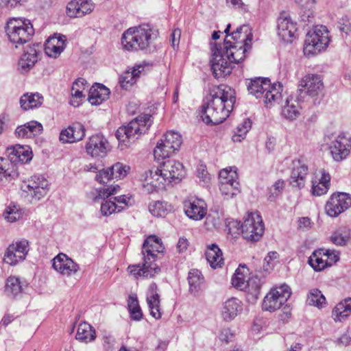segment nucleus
<instances>
[{
  "label": "nucleus",
  "instance_id": "1",
  "mask_svg": "<svg viewBox=\"0 0 351 351\" xmlns=\"http://www.w3.org/2000/svg\"><path fill=\"white\" fill-rule=\"evenodd\" d=\"M235 101L234 92L230 87L223 84L211 87L203 101L202 121L206 124L221 123L229 117Z\"/></svg>",
  "mask_w": 351,
  "mask_h": 351
},
{
  "label": "nucleus",
  "instance_id": "2",
  "mask_svg": "<svg viewBox=\"0 0 351 351\" xmlns=\"http://www.w3.org/2000/svg\"><path fill=\"white\" fill-rule=\"evenodd\" d=\"M165 247L160 238L155 235L149 236L144 241L141 254L143 263L130 265L127 272L134 279L152 278L160 272V268L156 263L158 254L162 253Z\"/></svg>",
  "mask_w": 351,
  "mask_h": 351
},
{
  "label": "nucleus",
  "instance_id": "3",
  "mask_svg": "<svg viewBox=\"0 0 351 351\" xmlns=\"http://www.w3.org/2000/svg\"><path fill=\"white\" fill-rule=\"evenodd\" d=\"M157 37V32L149 25L143 24L125 30L121 36V45L128 51L152 53L156 49L155 40Z\"/></svg>",
  "mask_w": 351,
  "mask_h": 351
},
{
  "label": "nucleus",
  "instance_id": "4",
  "mask_svg": "<svg viewBox=\"0 0 351 351\" xmlns=\"http://www.w3.org/2000/svg\"><path fill=\"white\" fill-rule=\"evenodd\" d=\"M238 51H231L228 49H223V47H215L213 49V58L210 61L213 73L216 78L225 77L232 72L233 64H238L245 59L243 51L241 47Z\"/></svg>",
  "mask_w": 351,
  "mask_h": 351
},
{
  "label": "nucleus",
  "instance_id": "5",
  "mask_svg": "<svg viewBox=\"0 0 351 351\" xmlns=\"http://www.w3.org/2000/svg\"><path fill=\"white\" fill-rule=\"evenodd\" d=\"M249 93L256 98H263L267 108L279 104L282 99V86L280 83L271 84L270 80L265 77H254L250 80L247 84Z\"/></svg>",
  "mask_w": 351,
  "mask_h": 351
},
{
  "label": "nucleus",
  "instance_id": "6",
  "mask_svg": "<svg viewBox=\"0 0 351 351\" xmlns=\"http://www.w3.org/2000/svg\"><path fill=\"white\" fill-rule=\"evenodd\" d=\"M6 34L11 43L23 45L27 43L34 34L31 22L25 19L13 18L10 19L5 26Z\"/></svg>",
  "mask_w": 351,
  "mask_h": 351
},
{
  "label": "nucleus",
  "instance_id": "7",
  "mask_svg": "<svg viewBox=\"0 0 351 351\" xmlns=\"http://www.w3.org/2000/svg\"><path fill=\"white\" fill-rule=\"evenodd\" d=\"M151 125V115H140L134 120L131 121L128 125L119 128L116 132L115 136L117 140L125 143L134 141L136 135L145 134Z\"/></svg>",
  "mask_w": 351,
  "mask_h": 351
},
{
  "label": "nucleus",
  "instance_id": "8",
  "mask_svg": "<svg viewBox=\"0 0 351 351\" xmlns=\"http://www.w3.org/2000/svg\"><path fill=\"white\" fill-rule=\"evenodd\" d=\"M230 24H228L224 30V33L226 34L227 37L230 36L231 39L228 40L225 39L223 47V49H228L231 51H238L237 47L239 45L241 47V50L243 51V55L245 56V53L248 50L251 49V44L252 40V34L251 32V29L250 27L247 25H241L237 28L235 31H234L231 34H229V31L230 29Z\"/></svg>",
  "mask_w": 351,
  "mask_h": 351
},
{
  "label": "nucleus",
  "instance_id": "9",
  "mask_svg": "<svg viewBox=\"0 0 351 351\" xmlns=\"http://www.w3.org/2000/svg\"><path fill=\"white\" fill-rule=\"evenodd\" d=\"M182 143V136L176 132L169 131L163 134L154 149L155 159L164 160L171 157Z\"/></svg>",
  "mask_w": 351,
  "mask_h": 351
},
{
  "label": "nucleus",
  "instance_id": "10",
  "mask_svg": "<svg viewBox=\"0 0 351 351\" xmlns=\"http://www.w3.org/2000/svg\"><path fill=\"white\" fill-rule=\"evenodd\" d=\"M329 42V32L326 27L315 26L306 34L304 51L305 53L316 54L326 49Z\"/></svg>",
  "mask_w": 351,
  "mask_h": 351
},
{
  "label": "nucleus",
  "instance_id": "11",
  "mask_svg": "<svg viewBox=\"0 0 351 351\" xmlns=\"http://www.w3.org/2000/svg\"><path fill=\"white\" fill-rule=\"evenodd\" d=\"M326 138L330 141L328 148L335 161H341L349 156L351 149L350 134L341 132L339 134L327 135Z\"/></svg>",
  "mask_w": 351,
  "mask_h": 351
},
{
  "label": "nucleus",
  "instance_id": "12",
  "mask_svg": "<svg viewBox=\"0 0 351 351\" xmlns=\"http://www.w3.org/2000/svg\"><path fill=\"white\" fill-rule=\"evenodd\" d=\"M23 195L32 202L44 197L49 191V182L45 177H25L21 184Z\"/></svg>",
  "mask_w": 351,
  "mask_h": 351
},
{
  "label": "nucleus",
  "instance_id": "13",
  "mask_svg": "<svg viewBox=\"0 0 351 351\" xmlns=\"http://www.w3.org/2000/svg\"><path fill=\"white\" fill-rule=\"evenodd\" d=\"M291 295L289 286L283 284L274 287L264 297L262 302V310L267 312H274L280 309Z\"/></svg>",
  "mask_w": 351,
  "mask_h": 351
},
{
  "label": "nucleus",
  "instance_id": "14",
  "mask_svg": "<svg viewBox=\"0 0 351 351\" xmlns=\"http://www.w3.org/2000/svg\"><path fill=\"white\" fill-rule=\"evenodd\" d=\"M264 230L265 226L260 213H247L241 225L243 237L250 241H257L263 237Z\"/></svg>",
  "mask_w": 351,
  "mask_h": 351
},
{
  "label": "nucleus",
  "instance_id": "15",
  "mask_svg": "<svg viewBox=\"0 0 351 351\" xmlns=\"http://www.w3.org/2000/svg\"><path fill=\"white\" fill-rule=\"evenodd\" d=\"M351 207V195L348 193L336 192L326 201L324 210L326 215L335 218Z\"/></svg>",
  "mask_w": 351,
  "mask_h": 351
},
{
  "label": "nucleus",
  "instance_id": "16",
  "mask_svg": "<svg viewBox=\"0 0 351 351\" xmlns=\"http://www.w3.org/2000/svg\"><path fill=\"white\" fill-rule=\"evenodd\" d=\"M29 248V242L25 239L14 241L7 247L3 261L6 264L14 266L26 258Z\"/></svg>",
  "mask_w": 351,
  "mask_h": 351
},
{
  "label": "nucleus",
  "instance_id": "17",
  "mask_svg": "<svg viewBox=\"0 0 351 351\" xmlns=\"http://www.w3.org/2000/svg\"><path fill=\"white\" fill-rule=\"evenodd\" d=\"M52 268L62 276L70 278L80 271V265L64 253H59L52 259Z\"/></svg>",
  "mask_w": 351,
  "mask_h": 351
},
{
  "label": "nucleus",
  "instance_id": "18",
  "mask_svg": "<svg viewBox=\"0 0 351 351\" xmlns=\"http://www.w3.org/2000/svg\"><path fill=\"white\" fill-rule=\"evenodd\" d=\"M324 84L322 77L317 74H307L299 83L300 94L304 93L311 97H318L322 94Z\"/></svg>",
  "mask_w": 351,
  "mask_h": 351
},
{
  "label": "nucleus",
  "instance_id": "19",
  "mask_svg": "<svg viewBox=\"0 0 351 351\" xmlns=\"http://www.w3.org/2000/svg\"><path fill=\"white\" fill-rule=\"evenodd\" d=\"M184 173L182 163L174 160H167L159 166H153L145 172V176H181Z\"/></svg>",
  "mask_w": 351,
  "mask_h": 351
},
{
  "label": "nucleus",
  "instance_id": "20",
  "mask_svg": "<svg viewBox=\"0 0 351 351\" xmlns=\"http://www.w3.org/2000/svg\"><path fill=\"white\" fill-rule=\"evenodd\" d=\"M129 165L118 162L111 167L101 169L93 164L85 165L81 169V173H96V176H114L115 173L119 176H127L131 173Z\"/></svg>",
  "mask_w": 351,
  "mask_h": 351
},
{
  "label": "nucleus",
  "instance_id": "21",
  "mask_svg": "<svg viewBox=\"0 0 351 351\" xmlns=\"http://www.w3.org/2000/svg\"><path fill=\"white\" fill-rule=\"evenodd\" d=\"M278 34L282 40L291 43L297 31L296 23L286 12H282L277 19Z\"/></svg>",
  "mask_w": 351,
  "mask_h": 351
},
{
  "label": "nucleus",
  "instance_id": "22",
  "mask_svg": "<svg viewBox=\"0 0 351 351\" xmlns=\"http://www.w3.org/2000/svg\"><path fill=\"white\" fill-rule=\"evenodd\" d=\"M180 182V177H145L143 186L147 193H152L167 189Z\"/></svg>",
  "mask_w": 351,
  "mask_h": 351
},
{
  "label": "nucleus",
  "instance_id": "23",
  "mask_svg": "<svg viewBox=\"0 0 351 351\" xmlns=\"http://www.w3.org/2000/svg\"><path fill=\"white\" fill-rule=\"evenodd\" d=\"M184 210L189 218L200 221L206 215L207 206L203 199L191 197L184 200Z\"/></svg>",
  "mask_w": 351,
  "mask_h": 351
},
{
  "label": "nucleus",
  "instance_id": "24",
  "mask_svg": "<svg viewBox=\"0 0 351 351\" xmlns=\"http://www.w3.org/2000/svg\"><path fill=\"white\" fill-rule=\"evenodd\" d=\"M160 298L157 285L152 282L146 291V302L150 315L156 319H159L162 317Z\"/></svg>",
  "mask_w": 351,
  "mask_h": 351
},
{
  "label": "nucleus",
  "instance_id": "25",
  "mask_svg": "<svg viewBox=\"0 0 351 351\" xmlns=\"http://www.w3.org/2000/svg\"><path fill=\"white\" fill-rule=\"evenodd\" d=\"M96 178L101 186L95 189V201L100 199H105L117 194L120 191V186L115 183L114 177H96Z\"/></svg>",
  "mask_w": 351,
  "mask_h": 351
},
{
  "label": "nucleus",
  "instance_id": "26",
  "mask_svg": "<svg viewBox=\"0 0 351 351\" xmlns=\"http://www.w3.org/2000/svg\"><path fill=\"white\" fill-rule=\"evenodd\" d=\"M110 149V146L108 141L104 136L99 134L90 137L86 145V152L93 157H103Z\"/></svg>",
  "mask_w": 351,
  "mask_h": 351
},
{
  "label": "nucleus",
  "instance_id": "27",
  "mask_svg": "<svg viewBox=\"0 0 351 351\" xmlns=\"http://www.w3.org/2000/svg\"><path fill=\"white\" fill-rule=\"evenodd\" d=\"M6 152L10 161L12 164H25L32 160L33 153L32 149L28 145H15L7 148Z\"/></svg>",
  "mask_w": 351,
  "mask_h": 351
},
{
  "label": "nucleus",
  "instance_id": "28",
  "mask_svg": "<svg viewBox=\"0 0 351 351\" xmlns=\"http://www.w3.org/2000/svg\"><path fill=\"white\" fill-rule=\"evenodd\" d=\"M94 8L92 0H72L66 6V14L71 18L82 17L91 13Z\"/></svg>",
  "mask_w": 351,
  "mask_h": 351
},
{
  "label": "nucleus",
  "instance_id": "29",
  "mask_svg": "<svg viewBox=\"0 0 351 351\" xmlns=\"http://www.w3.org/2000/svg\"><path fill=\"white\" fill-rule=\"evenodd\" d=\"M38 44L29 45L21 56L18 62V70L21 73H27L38 60Z\"/></svg>",
  "mask_w": 351,
  "mask_h": 351
},
{
  "label": "nucleus",
  "instance_id": "30",
  "mask_svg": "<svg viewBox=\"0 0 351 351\" xmlns=\"http://www.w3.org/2000/svg\"><path fill=\"white\" fill-rule=\"evenodd\" d=\"M243 311V303L237 298H230L223 304L221 317L225 322H231Z\"/></svg>",
  "mask_w": 351,
  "mask_h": 351
},
{
  "label": "nucleus",
  "instance_id": "31",
  "mask_svg": "<svg viewBox=\"0 0 351 351\" xmlns=\"http://www.w3.org/2000/svg\"><path fill=\"white\" fill-rule=\"evenodd\" d=\"M301 109L299 98L289 95L287 97L285 104L282 106L281 114L285 119L293 121L300 116Z\"/></svg>",
  "mask_w": 351,
  "mask_h": 351
},
{
  "label": "nucleus",
  "instance_id": "32",
  "mask_svg": "<svg viewBox=\"0 0 351 351\" xmlns=\"http://www.w3.org/2000/svg\"><path fill=\"white\" fill-rule=\"evenodd\" d=\"M238 177H219V188L221 194L227 199L232 197L239 192Z\"/></svg>",
  "mask_w": 351,
  "mask_h": 351
},
{
  "label": "nucleus",
  "instance_id": "33",
  "mask_svg": "<svg viewBox=\"0 0 351 351\" xmlns=\"http://www.w3.org/2000/svg\"><path fill=\"white\" fill-rule=\"evenodd\" d=\"M65 36H53L49 38L45 45V53L51 58H57L64 51L66 47Z\"/></svg>",
  "mask_w": 351,
  "mask_h": 351
},
{
  "label": "nucleus",
  "instance_id": "34",
  "mask_svg": "<svg viewBox=\"0 0 351 351\" xmlns=\"http://www.w3.org/2000/svg\"><path fill=\"white\" fill-rule=\"evenodd\" d=\"M110 91L102 84L96 83L89 90L88 99L92 105H99L109 98Z\"/></svg>",
  "mask_w": 351,
  "mask_h": 351
},
{
  "label": "nucleus",
  "instance_id": "35",
  "mask_svg": "<svg viewBox=\"0 0 351 351\" xmlns=\"http://www.w3.org/2000/svg\"><path fill=\"white\" fill-rule=\"evenodd\" d=\"M351 314V298H347L339 302L332 311V318L335 322L346 320Z\"/></svg>",
  "mask_w": 351,
  "mask_h": 351
},
{
  "label": "nucleus",
  "instance_id": "36",
  "mask_svg": "<svg viewBox=\"0 0 351 351\" xmlns=\"http://www.w3.org/2000/svg\"><path fill=\"white\" fill-rule=\"evenodd\" d=\"M26 283L15 276H9L5 281V293L11 298H16L22 294Z\"/></svg>",
  "mask_w": 351,
  "mask_h": 351
},
{
  "label": "nucleus",
  "instance_id": "37",
  "mask_svg": "<svg viewBox=\"0 0 351 351\" xmlns=\"http://www.w3.org/2000/svg\"><path fill=\"white\" fill-rule=\"evenodd\" d=\"M75 339L83 343L93 342L96 339V331L90 324L82 322L77 326Z\"/></svg>",
  "mask_w": 351,
  "mask_h": 351
},
{
  "label": "nucleus",
  "instance_id": "38",
  "mask_svg": "<svg viewBox=\"0 0 351 351\" xmlns=\"http://www.w3.org/2000/svg\"><path fill=\"white\" fill-rule=\"evenodd\" d=\"M330 186V177H313L311 193L313 196L326 194Z\"/></svg>",
  "mask_w": 351,
  "mask_h": 351
},
{
  "label": "nucleus",
  "instance_id": "39",
  "mask_svg": "<svg viewBox=\"0 0 351 351\" xmlns=\"http://www.w3.org/2000/svg\"><path fill=\"white\" fill-rule=\"evenodd\" d=\"M206 258L210 266L213 269L221 267L223 264L222 252L216 244H212L208 247Z\"/></svg>",
  "mask_w": 351,
  "mask_h": 351
},
{
  "label": "nucleus",
  "instance_id": "40",
  "mask_svg": "<svg viewBox=\"0 0 351 351\" xmlns=\"http://www.w3.org/2000/svg\"><path fill=\"white\" fill-rule=\"evenodd\" d=\"M43 97L36 93H25L20 99V105L22 109L27 110L38 108L43 104Z\"/></svg>",
  "mask_w": 351,
  "mask_h": 351
},
{
  "label": "nucleus",
  "instance_id": "41",
  "mask_svg": "<svg viewBox=\"0 0 351 351\" xmlns=\"http://www.w3.org/2000/svg\"><path fill=\"white\" fill-rule=\"evenodd\" d=\"M308 264L316 271H320L328 267L327 260L325 259L324 249H318L313 252L308 258Z\"/></svg>",
  "mask_w": 351,
  "mask_h": 351
},
{
  "label": "nucleus",
  "instance_id": "42",
  "mask_svg": "<svg viewBox=\"0 0 351 351\" xmlns=\"http://www.w3.org/2000/svg\"><path fill=\"white\" fill-rule=\"evenodd\" d=\"M350 230L341 227L336 230L330 237V241L336 245H346L350 240Z\"/></svg>",
  "mask_w": 351,
  "mask_h": 351
},
{
  "label": "nucleus",
  "instance_id": "43",
  "mask_svg": "<svg viewBox=\"0 0 351 351\" xmlns=\"http://www.w3.org/2000/svg\"><path fill=\"white\" fill-rule=\"evenodd\" d=\"M128 308L131 319L138 322L143 318V313L136 294L131 295L128 300Z\"/></svg>",
  "mask_w": 351,
  "mask_h": 351
},
{
  "label": "nucleus",
  "instance_id": "44",
  "mask_svg": "<svg viewBox=\"0 0 351 351\" xmlns=\"http://www.w3.org/2000/svg\"><path fill=\"white\" fill-rule=\"evenodd\" d=\"M247 271L248 269L245 265H240V267L236 269L232 278V284L234 287L240 289L241 290L243 289L247 280L245 276Z\"/></svg>",
  "mask_w": 351,
  "mask_h": 351
},
{
  "label": "nucleus",
  "instance_id": "45",
  "mask_svg": "<svg viewBox=\"0 0 351 351\" xmlns=\"http://www.w3.org/2000/svg\"><path fill=\"white\" fill-rule=\"evenodd\" d=\"M261 280L257 276H253L247 279L245 287L243 290H245L247 293L252 295L254 298H258L261 288Z\"/></svg>",
  "mask_w": 351,
  "mask_h": 351
},
{
  "label": "nucleus",
  "instance_id": "46",
  "mask_svg": "<svg viewBox=\"0 0 351 351\" xmlns=\"http://www.w3.org/2000/svg\"><path fill=\"white\" fill-rule=\"evenodd\" d=\"M307 302L309 305H313L317 308H322L326 304V298L321 291L317 289H313L311 290L308 295Z\"/></svg>",
  "mask_w": 351,
  "mask_h": 351
},
{
  "label": "nucleus",
  "instance_id": "47",
  "mask_svg": "<svg viewBox=\"0 0 351 351\" xmlns=\"http://www.w3.org/2000/svg\"><path fill=\"white\" fill-rule=\"evenodd\" d=\"M124 210V207L117 204L115 202L108 199L101 204L100 211L103 216H109L112 214L120 213Z\"/></svg>",
  "mask_w": 351,
  "mask_h": 351
},
{
  "label": "nucleus",
  "instance_id": "48",
  "mask_svg": "<svg viewBox=\"0 0 351 351\" xmlns=\"http://www.w3.org/2000/svg\"><path fill=\"white\" fill-rule=\"evenodd\" d=\"M252 127V122L249 119H245L236 128V131L232 136V140L234 142H241L245 137L247 133Z\"/></svg>",
  "mask_w": 351,
  "mask_h": 351
},
{
  "label": "nucleus",
  "instance_id": "49",
  "mask_svg": "<svg viewBox=\"0 0 351 351\" xmlns=\"http://www.w3.org/2000/svg\"><path fill=\"white\" fill-rule=\"evenodd\" d=\"M3 216L8 222L14 223L22 218L23 212L16 205L10 204L6 207Z\"/></svg>",
  "mask_w": 351,
  "mask_h": 351
},
{
  "label": "nucleus",
  "instance_id": "50",
  "mask_svg": "<svg viewBox=\"0 0 351 351\" xmlns=\"http://www.w3.org/2000/svg\"><path fill=\"white\" fill-rule=\"evenodd\" d=\"M169 205L164 201L154 202L149 206V210L155 217H163L168 212Z\"/></svg>",
  "mask_w": 351,
  "mask_h": 351
},
{
  "label": "nucleus",
  "instance_id": "51",
  "mask_svg": "<svg viewBox=\"0 0 351 351\" xmlns=\"http://www.w3.org/2000/svg\"><path fill=\"white\" fill-rule=\"evenodd\" d=\"M291 176H306L308 173V166L302 160H294L290 165Z\"/></svg>",
  "mask_w": 351,
  "mask_h": 351
},
{
  "label": "nucleus",
  "instance_id": "52",
  "mask_svg": "<svg viewBox=\"0 0 351 351\" xmlns=\"http://www.w3.org/2000/svg\"><path fill=\"white\" fill-rule=\"evenodd\" d=\"M204 280V277L200 271L192 269L189 271L188 281L190 285V290L196 289Z\"/></svg>",
  "mask_w": 351,
  "mask_h": 351
},
{
  "label": "nucleus",
  "instance_id": "53",
  "mask_svg": "<svg viewBox=\"0 0 351 351\" xmlns=\"http://www.w3.org/2000/svg\"><path fill=\"white\" fill-rule=\"evenodd\" d=\"M15 165L12 164L9 158L0 157V175L14 176Z\"/></svg>",
  "mask_w": 351,
  "mask_h": 351
},
{
  "label": "nucleus",
  "instance_id": "54",
  "mask_svg": "<svg viewBox=\"0 0 351 351\" xmlns=\"http://www.w3.org/2000/svg\"><path fill=\"white\" fill-rule=\"evenodd\" d=\"M119 81L121 87L126 90L135 84L136 80L131 71H127L120 75Z\"/></svg>",
  "mask_w": 351,
  "mask_h": 351
},
{
  "label": "nucleus",
  "instance_id": "55",
  "mask_svg": "<svg viewBox=\"0 0 351 351\" xmlns=\"http://www.w3.org/2000/svg\"><path fill=\"white\" fill-rule=\"evenodd\" d=\"M25 124L29 132V136H31V138L41 134L43 129L41 123L36 121H32Z\"/></svg>",
  "mask_w": 351,
  "mask_h": 351
},
{
  "label": "nucleus",
  "instance_id": "56",
  "mask_svg": "<svg viewBox=\"0 0 351 351\" xmlns=\"http://www.w3.org/2000/svg\"><path fill=\"white\" fill-rule=\"evenodd\" d=\"M71 129V132L73 133V137L79 141L82 140L85 136V128L80 123H75L72 125L69 126Z\"/></svg>",
  "mask_w": 351,
  "mask_h": 351
},
{
  "label": "nucleus",
  "instance_id": "57",
  "mask_svg": "<svg viewBox=\"0 0 351 351\" xmlns=\"http://www.w3.org/2000/svg\"><path fill=\"white\" fill-rule=\"evenodd\" d=\"M324 252L328 267H331L339 260V253L335 250L324 249Z\"/></svg>",
  "mask_w": 351,
  "mask_h": 351
},
{
  "label": "nucleus",
  "instance_id": "58",
  "mask_svg": "<svg viewBox=\"0 0 351 351\" xmlns=\"http://www.w3.org/2000/svg\"><path fill=\"white\" fill-rule=\"evenodd\" d=\"M337 27L341 33L348 35L351 31V23L347 16L342 17L337 24Z\"/></svg>",
  "mask_w": 351,
  "mask_h": 351
},
{
  "label": "nucleus",
  "instance_id": "59",
  "mask_svg": "<svg viewBox=\"0 0 351 351\" xmlns=\"http://www.w3.org/2000/svg\"><path fill=\"white\" fill-rule=\"evenodd\" d=\"M71 129L68 127L66 129L62 130L60 134V141L62 143H74L77 141L75 136L73 137V133L71 132Z\"/></svg>",
  "mask_w": 351,
  "mask_h": 351
},
{
  "label": "nucleus",
  "instance_id": "60",
  "mask_svg": "<svg viewBox=\"0 0 351 351\" xmlns=\"http://www.w3.org/2000/svg\"><path fill=\"white\" fill-rule=\"evenodd\" d=\"M298 229L301 231H308L312 227L311 219L308 217H300L298 221Z\"/></svg>",
  "mask_w": 351,
  "mask_h": 351
},
{
  "label": "nucleus",
  "instance_id": "61",
  "mask_svg": "<svg viewBox=\"0 0 351 351\" xmlns=\"http://www.w3.org/2000/svg\"><path fill=\"white\" fill-rule=\"evenodd\" d=\"M150 65L152 64L145 62H143L142 64H136L132 68L131 73L134 74V77L137 80L141 74L145 73V68L149 66Z\"/></svg>",
  "mask_w": 351,
  "mask_h": 351
},
{
  "label": "nucleus",
  "instance_id": "62",
  "mask_svg": "<svg viewBox=\"0 0 351 351\" xmlns=\"http://www.w3.org/2000/svg\"><path fill=\"white\" fill-rule=\"evenodd\" d=\"M15 134L20 138H31V136H29V132L26 124L18 126L15 130Z\"/></svg>",
  "mask_w": 351,
  "mask_h": 351
},
{
  "label": "nucleus",
  "instance_id": "63",
  "mask_svg": "<svg viewBox=\"0 0 351 351\" xmlns=\"http://www.w3.org/2000/svg\"><path fill=\"white\" fill-rule=\"evenodd\" d=\"M181 36V30L180 29H175L171 34V46L175 48L179 45L180 38Z\"/></svg>",
  "mask_w": 351,
  "mask_h": 351
},
{
  "label": "nucleus",
  "instance_id": "64",
  "mask_svg": "<svg viewBox=\"0 0 351 351\" xmlns=\"http://www.w3.org/2000/svg\"><path fill=\"white\" fill-rule=\"evenodd\" d=\"M339 347H348L351 346V338L348 335H341L336 341Z\"/></svg>",
  "mask_w": 351,
  "mask_h": 351
}]
</instances>
